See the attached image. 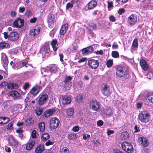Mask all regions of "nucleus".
<instances>
[{
	"label": "nucleus",
	"instance_id": "nucleus-1",
	"mask_svg": "<svg viewBox=\"0 0 153 153\" xmlns=\"http://www.w3.org/2000/svg\"><path fill=\"white\" fill-rule=\"evenodd\" d=\"M117 77L121 80H125L128 79L130 75L127 68L120 65H117L115 68Z\"/></svg>",
	"mask_w": 153,
	"mask_h": 153
},
{
	"label": "nucleus",
	"instance_id": "nucleus-2",
	"mask_svg": "<svg viewBox=\"0 0 153 153\" xmlns=\"http://www.w3.org/2000/svg\"><path fill=\"white\" fill-rule=\"evenodd\" d=\"M138 118L141 123H147L150 120V115L147 111H143L138 115Z\"/></svg>",
	"mask_w": 153,
	"mask_h": 153
},
{
	"label": "nucleus",
	"instance_id": "nucleus-3",
	"mask_svg": "<svg viewBox=\"0 0 153 153\" xmlns=\"http://www.w3.org/2000/svg\"><path fill=\"white\" fill-rule=\"evenodd\" d=\"M121 146L122 149L128 153H132L133 152V147L130 143L124 142L122 143Z\"/></svg>",
	"mask_w": 153,
	"mask_h": 153
},
{
	"label": "nucleus",
	"instance_id": "nucleus-4",
	"mask_svg": "<svg viewBox=\"0 0 153 153\" xmlns=\"http://www.w3.org/2000/svg\"><path fill=\"white\" fill-rule=\"evenodd\" d=\"M60 123L59 120L57 117H53L50 120V128L51 129H55L59 127Z\"/></svg>",
	"mask_w": 153,
	"mask_h": 153
},
{
	"label": "nucleus",
	"instance_id": "nucleus-5",
	"mask_svg": "<svg viewBox=\"0 0 153 153\" xmlns=\"http://www.w3.org/2000/svg\"><path fill=\"white\" fill-rule=\"evenodd\" d=\"M55 16L52 12H51L48 16L47 22L49 27L52 28L54 26V23L55 22Z\"/></svg>",
	"mask_w": 153,
	"mask_h": 153
},
{
	"label": "nucleus",
	"instance_id": "nucleus-6",
	"mask_svg": "<svg viewBox=\"0 0 153 153\" xmlns=\"http://www.w3.org/2000/svg\"><path fill=\"white\" fill-rule=\"evenodd\" d=\"M87 65L89 68L92 69H96L99 66V63L97 60L90 59L88 61Z\"/></svg>",
	"mask_w": 153,
	"mask_h": 153
},
{
	"label": "nucleus",
	"instance_id": "nucleus-7",
	"mask_svg": "<svg viewBox=\"0 0 153 153\" xmlns=\"http://www.w3.org/2000/svg\"><path fill=\"white\" fill-rule=\"evenodd\" d=\"M42 88L41 86L36 85L30 90L28 93V95H32L33 96L35 97L41 90Z\"/></svg>",
	"mask_w": 153,
	"mask_h": 153
},
{
	"label": "nucleus",
	"instance_id": "nucleus-8",
	"mask_svg": "<svg viewBox=\"0 0 153 153\" xmlns=\"http://www.w3.org/2000/svg\"><path fill=\"white\" fill-rule=\"evenodd\" d=\"M25 23L24 20L20 17L17 18L13 23L14 27L20 28L24 26Z\"/></svg>",
	"mask_w": 153,
	"mask_h": 153
},
{
	"label": "nucleus",
	"instance_id": "nucleus-9",
	"mask_svg": "<svg viewBox=\"0 0 153 153\" xmlns=\"http://www.w3.org/2000/svg\"><path fill=\"white\" fill-rule=\"evenodd\" d=\"M1 61L3 67L5 69H7L9 61L7 56L6 54L4 53H1Z\"/></svg>",
	"mask_w": 153,
	"mask_h": 153
},
{
	"label": "nucleus",
	"instance_id": "nucleus-10",
	"mask_svg": "<svg viewBox=\"0 0 153 153\" xmlns=\"http://www.w3.org/2000/svg\"><path fill=\"white\" fill-rule=\"evenodd\" d=\"M90 106L93 110L97 111L100 109V104L97 100H92L90 102Z\"/></svg>",
	"mask_w": 153,
	"mask_h": 153
},
{
	"label": "nucleus",
	"instance_id": "nucleus-11",
	"mask_svg": "<svg viewBox=\"0 0 153 153\" xmlns=\"http://www.w3.org/2000/svg\"><path fill=\"white\" fill-rule=\"evenodd\" d=\"M137 21V16L135 14H132L128 18V22L131 26L134 25Z\"/></svg>",
	"mask_w": 153,
	"mask_h": 153
},
{
	"label": "nucleus",
	"instance_id": "nucleus-12",
	"mask_svg": "<svg viewBox=\"0 0 153 153\" xmlns=\"http://www.w3.org/2000/svg\"><path fill=\"white\" fill-rule=\"evenodd\" d=\"M48 98L47 94H44L41 95L38 101V104L40 105L44 104L46 102Z\"/></svg>",
	"mask_w": 153,
	"mask_h": 153
},
{
	"label": "nucleus",
	"instance_id": "nucleus-13",
	"mask_svg": "<svg viewBox=\"0 0 153 153\" xmlns=\"http://www.w3.org/2000/svg\"><path fill=\"white\" fill-rule=\"evenodd\" d=\"M94 51V48L91 46L82 49V52L84 55H86L92 53Z\"/></svg>",
	"mask_w": 153,
	"mask_h": 153
},
{
	"label": "nucleus",
	"instance_id": "nucleus-14",
	"mask_svg": "<svg viewBox=\"0 0 153 153\" xmlns=\"http://www.w3.org/2000/svg\"><path fill=\"white\" fill-rule=\"evenodd\" d=\"M55 111V109L54 108L48 109L44 112L43 115L45 117L48 118L52 115Z\"/></svg>",
	"mask_w": 153,
	"mask_h": 153
},
{
	"label": "nucleus",
	"instance_id": "nucleus-15",
	"mask_svg": "<svg viewBox=\"0 0 153 153\" xmlns=\"http://www.w3.org/2000/svg\"><path fill=\"white\" fill-rule=\"evenodd\" d=\"M71 97L67 95L62 97V103L63 105H68L71 103Z\"/></svg>",
	"mask_w": 153,
	"mask_h": 153
},
{
	"label": "nucleus",
	"instance_id": "nucleus-16",
	"mask_svg": "<svg viewBox=\"0 0 153 153\" xmlns=\"http://www.w3.org/2000/svg\"><path fill=\"white\" fill-rule=\"evenodd\" d=\"M138 141L143 146L146 147H147L149 145V142L148 140L142 137H140L138 138Z\"/></svg>",
	"mask_w": 153,
	"mask_h": 153
},
{
	"label": "nucleus",
	"instance_id": "nucleus-17",
	"mask_svg": "<svg viewBox=\"0 0 153 153\" xmlns=\"http://www.w3.org/2000/svg\"><path fill=\"white\" fill-rule=\"evenodd\" d=\"M19 36V34L17 32L12 31L10 33V40L12 41H16L18 39Z\"/></svg>",
	"mask_w": 153,
	"mask_h": 153
},
{
	"label": "nucleus",
	"instance_id": "nucleus-18",
	"mask_svg": "<svg viewBox=\"0 0 153 153\" xmlns=\"http://www.w3.org/2000/svg\"><path fill=\"white\" fill-rule=\"evenodd\" d=\"M140 65L143 70L146 71L148 69L149 66L146 60L143 59H141L140 60Z\"/></svg>",
	"mask_w": 153,
	"mask_h": 153
},
{
	"label": "nucleus",
	"instance_id": "nucleus-19",
	"mask_svg": "<svg viewBox=\"0 0 153 153\" xmlns=\"http://www.w3.org/2000/svg\"><path fill=\"white\" fill-rule=\"evenodd\" d=\"M97 2L95 0H91L87 4V6L88 9L91 10L94 9L97 6Z\"/></svg>",
	"mask_w": 153,
	"mask_h": 153
},
{
	"label": "nucleus",
	"instance_id": "nucleus-20",
	"mask_svg": "<svg viewBox=\"0 0 153 153\" xmlns=\"http://www.w3.org/2000/svg\"><path fill=\"white\" fill-rule=\"evenodd\" d=\"M102 94L105 96H108L111 93L110 92V88L107 86L106 85H105L104 87L102 90Z\"/></svg>",
	"mask_w": 153,
	"mask_h": 153
},
{
	"label": "nucleus",
	"instance_id": "nucleus-21",
	"mask_svg": "<svg viewBox=\"0 0 153 153\" xmlns=\"http://www.w3.org/2000/svg\"><path fill=\"white\" fill-rule=\"evenodd\" d=\"M9 94L12 96L14 99H19L21 97V94L17 91H13L10 92Z\"/></svg>",
	"mask_w": 153,
	"mask_h": 153
},
{
	"label": "nucleus",
	"instance_id": "nucleus-22",
	"mask_svg": "<svg viewBox=\"0 0 153 153\" xmlns=\"http://www.w3.org/2000/svg\"><path fill=\"white\" fill-rule=\"evenodd\" d=\"M35 144V140H33L30 141L27 144L26 146V149L27 150H30L34 146Z\"/></svg>",
	"mask_w": 153,
	"mask_h": 153
},
{
	"label": "nucleus",
	"instance_id": "nucleus-23",
	"mask_svg": "<svg viewBox=\"0 0 153 153\" xmlns=\"http://www.w3.org/2000/svg\"><path fill=\"white\" fill-rule=\"evenodd\" d=\"M50 44L53 48V50L56 51L57 50L58 47L57 46L58 45L57 40L56 39H53Z\"/></svg>",
	"mask_w": 153,
	"mask_h": 153
},
{
	"label": "nucleus",
	"instance_id": "nucleus-24",
	"mask_svg": "<svg viewBox=\"0 0 153 153\" xmlns=\"http://www.w3.org/2000/svg\"><path fill=\"white\" fill-rule=\"evenodd\" d=\"M8 141L9 143L14 146H17L18 144V142L13 137H10Z\"/></svg>",
	"mask_w": 153,
	"mask_h": 153
},
{
	"label": "nucleus",
	"instance_id": "nucleus-25",
	"mask_svg": "<svg viewBox=\"0 0 153 153\" xmlns=\"http://www.w3.org/2000/svg\"><path fill=\"white\" fill-rule=\"evenodd\" d=\"M10 121L9 118L1 117H0V124L4 125L8 123Z\"/></svg>",
	"mask_w": 153,
	"mask_h": 153
},
{
	"label": "nucleus",
	"instance_id": "nucleus-26",
	"mask_svg": "<svg viewBox=\"0 0 153 153\" xmlns=\"http://www.w3.org/2000/svg\"><path fill=\"white\" fill-rule=\"evenodd\" d=\"M27 63L25 62H14L13 63V65L18 66V68H21L24 67H25L27 68Z\"/></svg>",
	"mask_w": 153,
	"mask_h": 153
},
{
	"label": "nucleus",
	"instance_id": "nucleus-27",
	"mask_svg": "<svg viewBox=\"0 0 153 153\" xmlns=\"http://www.w3.org/2000/svg\"><path fill=\"white\" fill-rule=\"evenodd\" d=\"M68 24L64 25L62 26L60 30V33L62 35H64L66 33L68 29Z\"/></svg>",
	"mask_w": 153,
	"mask_h": 153
},
{
	"label": "nucleus",
	"instance_id": "nucleus-28",
	"mask_svg": "<svg viewBox=\"0 0 153 153\" xmlns=\"http://www.w3.org/2000/svg\"><path fill=\"white\" fill-rule=\"evenodd\" d=\"M44 149L43 145L42 144L39 145L37 146L35 151L36 153H41Z\"/></svg>",
	"mask_w": 153,
	"mask_h": 153
},
{
	"label": "nucleus",
	"instance_id": "nucleus-29",
	"mask_svg": "<svg viewBox=\"0 0 153 153\" xmlns=\"http://www.w3.org/2000/svg\"><path fill=\"white\" fill-rule=\"evenodd\" d=\"M40 29H34L30 30V35L34 37L36 35H38Z\"/></svg>",
	"mask_w": 153,
	"mask_h": 153
},
{
	"label": "nucleus",
	"instance_id": "nucleus-30",
	"mask_svg": "<svg viewBox=\"0 0 153 153\" xmlns=\"http://www.w3.org/2000/svg\"><path fill=\"white\" fill-rule=\"evenodd\" d=\"M10 45L7 43L5 42H0V48L1 49L5 48H9L10 47Z\"/></svg>",
	"mask_w": 153,
	"mask_h": 153
},
{
	"label": "nucleus",
	"instance_id": "nucleus-31",
	"mask_svg": "<svg viewBox=\"0 0 153 153\" xmlns=\"http://www.w3.org/2000/svg\"><path fill=\"white\" fill-rule=\"evenodd\" d=\"M40 131L41 132H43L44 131L45 128V124L44 122H41L38 125Z\"/></svg>",
	"mask_w": 153,
	"mask_h": 153
},
{
	"label": "nucleus",
	"instance_id": "nucleus-32",
	"mask_svg": "<svg viewBox=\"0 0 153 153\" xmlns=\"http://www.w3.org/2000/svg\"><path fill=\"white\" fill-rule=\"evenodd\" d=\"M57 70V66L55 65H53L50 67L49 71L50 72L55 73L56 72Z\"/></svg>",
	"mask_w": 153,
	"mask_h": 153
},
{
	"label": "nucleus",
	"instance_id": "nucleus-33",
	"mask_svg": "<svg viewBox=\"0 0 153 153\" xmlns=\"http://www.w3.org/2000/svg\"><path fill=\"white\" fill-rule=\"evenodd\" d=\"M146 97L149 102L153 104V93H149L147 94Z\"/></svg>",
	"mask_w": 153,
	"mask_h": 153
},
{
	"label": "nucleus",
	"instance_id": "nucleus-34",
	"mask_svg": "<svg viewBox=\"0 0 153 153\" xmlns=\"http://www.w3.org/2000/svg\"><path fill=\"white\" fill-rule=\"evenodd\" d=\"M50 138V136L48 133L43 134L42 136L41 139L42 141H45Z\"/></svg>",
	"mask_w": 153,
	"mask_h": 153
},
{
	"label": "nucleus",
	"instance_id": "nucleus-35",
	"mask_svg": "<svg viewBox=\"0 0 153 153\" xmlns=\"http://www.w3.org/2000/svg\"><path fill=\"white\" fill-rule=\"evenodd\" d=\"M25 123L26 125L29 126L30 125H32L33 124L34 120L33 118H29L25 120Z\"/></svg>",
	"mask_w": 153,
	"mask_h": 153
},
{
	"label": "nucleus",
	"instance_id": "nucleus-36",
	"mask_svg": "<svg viewBox=\"0 0 153 153\" xmlns=\"http://www.w3.org/2000/svg\"><path fill=\"white\" fill-rule=\"evenodd\" d=\"M74 112V109L73 108H71L67 109V114L68 115L71 116Z\"/></svg>",
	"mask_w": 153,
	"mask_h": 153
},
{
	"label": "nucleus",
	"instance_id": "nucleus-37",
	"mask_svg": "<svg viewBox=\"0 0 153 153\" xmlns=\"http://www.w3.org/2000/svg\"><path fill=\"white\" fill-rule=\"evenodd\" d=\"M131 46L132 47L134 48H138V40L137 38H136L134 39Z\"/></svg>",
	"mask_w": 153,
	"mask_h": 153
},
{
	"label": "nucleus",
	"instance_id": "nucleus-38",
	"mask_svg": "<svg viewBox=\"0 0 153 153\" xmlns=\"http://www.w3.org/2000/svg\"><path fill=\"white\" fill-rule=\"evenodd\" d=\"M105 114L108 116H111L112 115V111L110 107L107 108V109L105 111Z\"/></svg>",
	"mask_w": 153,
	"mask_h": 153
},
{
	"label": "nucleus",
	"instance_id": "nucleus-39",
	"mask_svg": "<svg viewBox=\"0 0 153 153\" xmlns=\"http://www.w3.org/2000/svg\"><path fill=\"white\" fill-rule=\"evenodd\" d=\"M16 132V133L19 134V137L22 139L23 138L22 133L24 132L23 130L21 128H19L18 129H17Z\"/></svg>",
	"mask_w": 153,
	"mask_h": 153
},
{
	"label": "nucleus",
	"instance_id": "nucleus-40",
	"mask_svg": "<svg viewBox=\"0 0 153 153\" xmlns=\"http://www.w3.org/2000/svg\"><path fill=\"white\" fill-rule=\"evenodd\" d=\"M129 134L126 131L123 132L121 134V137L122 138L124 139H126L128 138Z\"/></svg>",
	"mask_w": 153,
	"mask_h": 153
},
{
	"label": "nucleus",
	"instance_id": "nucleus-41",
	"mask_svg": "<svg viewBox=\"0 0 153 153\" xmlns=\"http://www.w3.org/2000/svg\"><path fill=\"white\" fill-rule=\"evenodd\" d=\"M113 64V60L109 59L108 60L106 63V65L107 67L108 68L111 67Z\"/></svg>",
	"mask_w": 153,
	"mask_h": 153
},
{
	"label": "nucleus",
	"instance_id": "nucleus-42",
	"mask_svg": "<svg viewBox=\"0 0 153 153\" xmlns=\"http://www.w3.org/2000/svg\"><path fill=\"white\" fill-rule=\"evenodd\" d=\"M72 83H66L64 85V88L66 90H69L71 88Z\"/></svg>",
	"mask_w": 153,
	"mask_h": 153
},
{
	"label": "nucleus",
	"instance_id": "nucleus-43",
	"mask_svg": "<svg viewBox=\"0 0 153 153\" xmlns=\"http://www.w3.org/2000/svg\"><path fill=\"white\" fill-rule=\"evenodd\" d=\"M60 153H70V152L68 148L65 146L61 149Z\"/></svg>",
	"mask_w": 153,
	"mask_h": 153
},
{
	"label": "nucleus",
	"instance_id": "nucleus-44",
	"mask_svg": "<svg viewBox=\"0 0 153 153\" xmlns=\"http://www.w3.org/2000/svg\"><path fill=\"white\" fill-rule=\"evenodd\" d=\"M111 55L112 57L117 58L119 57V54L118 51H114L112 52Z\"/></svg>",
	"mask_w": 153,
	"mask_h": 153
},
{
	"label": "nucleus",
	"instance_id": "nucleus-45",
	"mask_svg": "<svg viewBox=\"0 0 153 153\" xmlns=\"http://www.w3.org/2000/svg\"><path fill=\"white\" fill-rule=\"evenodd\" d=\"M72 77L71 76H66L64 81V82L65 83H71V81L72 80Z\"/></svg>",
	"mask_w": 153,
	"mask_h": 153
},
{
	"label": "nucleus",
	"instance_id": "nucleus-46",
	"mask_svg": "<svg viewBox=\"0 0 153 153\" xmlns=\"http://www.w3.org/2000/svg\"><path fill=\"white\" fill-rule=\"evenodd\" d=\"M43 112L42 108H39L36 110V113L37 115L39 116L41 115Z\"/></svg>",
	"mask_w": 153,
	"mask_h": 153
},
{
	"label": "nucleus",
	"instance_id": "nucleus-47",
	"mask_svg": "<svg viewBox=\"0 0 153 153\" xmlns=\"http://www.w3.org/2000/svg\"><path fill=\"white\" fill-rule=\"evenodd\" d=\"M14 83L11 82L8 83L7 88L11 90L14 89Z\"/></svg>",
	"mask_w": 153,
	"mask_h": 153
},
{
	"label": "nucleus",
	"instance_id": "nucleus-48",
	"mask_svg": "<svg viewBox=\"0 0 153 153\" xmlns=\"http://www.w3.org/2000/svg\"><path fill=\"white\" fill-rule=\"evenodd\" d=\"M8 85V82H7L6 81L3 82L1 83L0 84V87L1 88H3L4 87H5L6 86H7V87Z\"/></svg>",
	"mask_w": 153,
	"mask_h": 153
},
{
	"label": "nucleus",
	"instance_id": "nucleus-49",
	"mask_svg": "<svg viewBox=\"0 0 153 153\" xmlns=\"http://www.w3.org/2000/svg\"><path fill=\"white\" fill-rule=\"evenodd\" d=\"M73 6L74 5L72 3L68 2L66 4V9L68 10L70 8L73 7Z\"/></svg>",
	"mask_w": 153,
	"mask_h": 153
},
{
	"label": "nucleus",
	"instance_id": "nucleus-50",
	"mask_svg": "<svg viewBox=\"0 0 153 153\" xmlns=\"http://www.w3.org/2000/svg\"><path fill=\"white\" fill-rule=\"evenodd\" d=\"M56 31V29L55 28H53L50 33V36L51 37H53Z\"/></svg>",
	"mask_w": 153,
	"mask_h": 153
},
{
	"label": "nucleus",
	"instance_id": "nucleus-51",
	"mask_svg": "<svg viewBox=\"0 0 153 153\" xmlns=\"http://www.w3.org/2000/svg\"><path fill=\"white\" fill-rule=\"evenodd\" d=\"M36 131L35 130H33L32 131L31 133V136L32 138L34 139L36 137Z\"/></svg>",
	"mask_w": 153,
	"mask_h": 153
},
{
	"label": "nucleus",
	"instance_id": "nucleus-52",
	"mask_svg": "<svg viewBox=\"0 0 153 153\" xmlns=\"http://www.w3.org/2000/svg\"><path fill=\"white\" fill-rule=\"evenodd\" d=\"M3 34L4 35V38L6 39H10V33L9 35L8 34V33L7 32H4L3 33Z\"/></svg>",
	"mask_w": 153,
	"mask_h": 153
},
{
	"label": "nucleus",
	"instance_id": "nucleus-53",
	"mask_svg": "<svg viewBox=\"0 0 153 153\" xmlns=\"http://www.w3.org/2000/svg\"><path fill=\"white\" fill-rule=\"evenodd\" d=\"M125 12V10L123 8H120L118 11V14L121 15Z\"/></svg>",
	"mask_w": 153,
	"mask_h": 153
},
{
	"label": "nucleus",
	"instance_id": "nucleus-54",
	"mask_svg": "<svg viewBox=\"0 0 153 153\" xmlns=\"http://www.w3.org/2000/svg\"><path fill=\"white\" fill-rule=\"evenodd\" d=\"M89 26L92 28L93 30H95L97 28V25L96 24L94 23H91L90 24Z\"/></svg>",
	"mask_w": 153,
	"mask_h": 153
},
{
	"label": "nucleus",
	"instance_id": "nucleus-55",
	"mask_svg": "<svg viewBox=\"0 0 153 153\" xmlns=\"http://www.w3.org/2000/svg\"><path fill=\"white\" fill-rule=\"evenodd\" d=\"M134 129L135 130V131H134V133H136L137 132H139L140 131V129L139 127H138L137 126V125H135L134 126Z\"/></svg>",
	"mask_w": 153,
	"mask_h": 153
},
{
	"label": "nucleus",
	"instance_id": "nucleus-56",
	"mask_svg": "<svg viewBox=\"0 0 153 153\" xmlns=\"http://www.w3.org/2000/svg\"><path fill=\"white\" fill-rule=\"evenodd\" d=\"M77 86L78 88H82L83 86V82L81 81L77 82Z\"/></svg>",
	"mask_w": 153,
	"mask_h": 153
},
{
	"label": "nucleus",
	"instance_id": "nucleus-57",
	"mask_svg": "<svg viewBox=\"0 0 153 153\" xmlns=\"http://www.w3.org/2000/svg\"><path fill=\"white\" fill-rule=\"evenodd\" d=\"M30 85L28 82L25 83L23 86V88L25 90H27V88H29Z\"/></svg>",
	"mask_w": 153,
	"mask_h": 153
},
{
	"label": "nucleus",
	"instance_id": "nucleus-58",
	"mask_svg": "<svg viewBox=\"0 0 153 153\" xmlns=\"http://www.w3.org/2000/svg\"><path fill=\"white\" fill-rule=\"evenodd\" d=\"M50 49L49 46H45L44 47L43 51L45 52V53H48Z\"/></svg>",
	"mask_w": 153,
	"mask_h": 153
},
{
	"label": "nucleus",
	"instance_id": "nucleus-59",
	"mask_svg": "<svg viewBox=\"0 0 153 153\" xmlns=\"http://www.w3.org/2000/svg\"><path fill=\"white\" fill-rule=\"evenodd\" d=\"M109 19L111 22H114L116 21L115 17L113 15H111L109 17Z\"/></svg>",
	"mask_w": 153,
	"mask_h": 153
},
{
	"label": "nucleus",
	"instance_id": "nucleus-60",
	"mask_svg": "<svg viewBox=\"0 0 153 153\" xmlns=\"http://www.w3.org/2000/svg\"><path fill=\"white\" fill-rule=\"evenodd\" d=\"M103 122L102 120H98L97 123V124L98 126H101L103 124Z\"/></svg>",
	"mask_w": 153,
	"mask_h": 153
},
{
	"label": "nucleus",
	"instance_id": "nucleus-61",
	"mask_svg": "<svg viewBox=\"0 0 153 153\" xmlns=\"http://www.w3.org/2000/svg\"><path fill=\"white\" fill-rule=\"evenodd\" d=\"M13 124L12 122H10L7 125V129H8L11 130L13 128Z\"/></svg>",
	"mask_w": 153,
	"mask_h": 153
},
{
	"label": "nucleus",
	"instance_id": "nucleus-62",
	"mask_svg": "<svg viewBox=\"0 0 153 153\" xmlns=\"http://www.w3.org/2000/svg\"><path fill=\"white\" fill-rule=\"evenodd\" d=\"M4 150L6 152L10 153L11 152L10 148L7 146H5Z\"/></svg>",
	"mask_w": 153,
	"mask_h": 153
},
{
	"label": "nucleus",
	"instance_id": "nucleus-63",
	"mask_svg": "<svg viewBox=\"0 0 153 153\" xmlns=\"http://www.w3.org/2000/svg\"><path fill=\"white\" fill-rule=\"evenodd\" d=\"M54 143L53 141H51L50 140H48L45 143V145L48 146L50 145H53Z\"/></svg>",
	"mask_w": 153,
	"mask_h": 153
},
{
	"label": "nucleus",
	"instance_id": "nucleus-64",
	"mask_svg": "<svg viewBox=\"0 0 153 153\" xmlns=\"http://www.w3.org/2000/svg\"><path fill=\"white\" fill-rule=\"evenodd\" d=\"M113 153H123L118 149H114L113 150Z\"/></svg>",
	"mask_w": 153,
	"mask_h": 153
}]
</instances>
